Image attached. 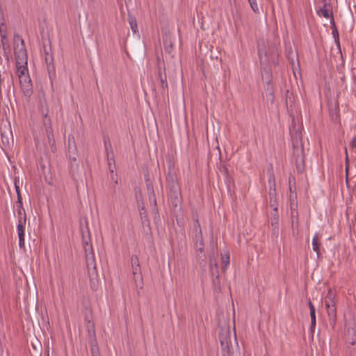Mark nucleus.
Returning a JSON list of instances; mask_svg holds the SVG:
<instances>
[{
  "instance_id": "9",
  "label": "nucleus",
  "mask_w": 356,
  "mask_h": 356,
  "mask_svg": "<svg viewBox=\"0 0 356 356\" xmlns=\"http://www.w3.org/2000/svg\"><path fill=\"white\" fill-rule=\"evenodd\" d=\"M327 313L328 316L329 323L332 327L334 326L337 321V307H327Z\"/></svg>"
},
{
  "instance_id": "20",
  "label": "nucleus",
  "mask_w": 356,
  "mask_h": 356,
  "mask_svg": "<svg viewBox=\"0 0 356 356\" xmlns=\"http://www.w3.org/2000/svg\"><path fill=\"white\" fill-rule=\"evenodd\" d=\"M44 125L45 127L46 131H47V128H48V129H52L51 122L49 117L48 116V114L45 113L44 115Z\"/></svg>"
},
{
  "instance_id": "23",
  "label": "nucleus",
  "mask_w": 356,
  "mask_h": 356,
  "mask_svg": "<svg viewBox=\"0 0 356 356\" xmlns=\"http://www.w3.org/2000/svg\"><path fill=\"white\" fill-rule=\"evenodd\" d=\"M332 33L334 38L335 43L338 47H340L339 33L336 27L332 29Z\"/></svg>"
},
{
  "instance_id": "25",
  "label": "nucleus",
  "mask_w": 356,
  "mask_h": 356,
  "mask_svg": "<svg viewBox=\"0 0 356 356\" xmlns=\"http://www.w3.org/2000/svg\"><path fill=\"white\" fill-rule=\"evenodd\" d=\"M129 24H130L131 29L132 30V31L134 33H137L138 32V26H137L136 21L135 19H132L129 21Z\"/></svg>"
},
{
  "instance_id": "18",
  "label": "nucleus",
  "mask_w": 356,
  "mask_h": 356,
  "mask_svg": "<svg viewBox=\"0 0 356 356\" xmlns=\"http://www.w3.org/2000/svg\"><path fill=\"white\" fill-rule=\"evenodd\" d=\"M271 225L275 227H277V225H278V211H277V209H275V211L272 213Z\"/></svg>"
},
{
  "instance_id": "7",
  "label": "nucleus",
  "mask_w": 356,
  "mask_h": 356,
  "mask_svg": "<svg viewBox=\"0 0 356 356\" xmlns=\"http://www.w3.org/2000/svg\"><path fill=\"white\" fill-rule=\"evenodd\" d=\"M308 306L309 308L310 312V317H311V325H310V332L313 334L315 328H316V309L314 304L312 302V301L309 300L308 302Z\"/></svg>"
},
{
  "instance_id": "6",
  "label": "nucleus",
  "mask_w": 356,
  "mask_h": 356,
  "mask_svg": "<svg viewBox=\"0 0 356 356\" xmlns=\"http://www.w3.org/2000/svg\"><path fill=\"white\" fill-rule=\"evenodd\" d=\"M211 270L213 277V286L214 291L216 293H220L221 292V285H220V274L218 273L216 264L211 263Z\"/></svg>"
},
{
  "instance_id": "19",
  "label": "nucleus",
  "mask_w": 356,
  "mask_h": 356,
  "mask_svg": "<svg viewBox=\"0 0 356 356\" xmlns=\"http://www.w3.org/2000/svg\"><path fill=\"white\" fill-rule=\"evenodd\" d=\"M226 184H227V191L229 193L231 194V192L234 191V183L232 178L228 177L226 181Z\"/></svg>"
},
{
  "instance_id": "30",
  "label": "nucleus",
  "mask_w": 356,
  "mask_h": 356,
  "mask_svg": "<svg viewBox=\"0 0 356 356\" xmlns=\"http://www.w3.org/2000/svg\"><path fill=\"white\" fill-rule=\"evenodd\" d=\"M3 49L6 50V44L3 42Z\"/></svg>"
},
{
  "instance_id": "2",
  "label": "nucleus",
  "mask_w": 356,
  "mask_h": 356,
  "mask_svg": "<svg viewBox=\"0 0 356 356\" xmlns=\"http://www.w3.org/2000/svg\"><path fill=\"white\" fill-rule=\"evenodd\" d=\"M16 65L27 64V53L24 41L21 39L19 44L15 43Z\"/></svg>"
},
{
  "instance_id": "13",
  "label": "nucleus",
  "mask_w": 356,
  "mask_h": 356,
  "mask_svg": "<svg viewBox=\"0 0 356 356\" xmlns=\"http://www.w3.org/2000/svg\"><path fill=\"white\" fill-rule=\"evenodd\" d=\"M16 66L18 77L29 74L27 64H19Z\"/></svg>"
},
{
  "instance_id": "14",
  "label": "nucleus",
  "mask_w": 356,
  "mask_h": 356,
  "mask_svg": "<svg viewBox=\"0 0 356 356\" xmlns=\"http://www.w3.org/2000/svg\"><path fill=\"white\" fill-rule=\"evenodd\" d=\"M317 14L318 15H322L326 19L330 18V14L329 10L327 8L326 3H325L323 6L319 10L317 11Z\"/></svg>"
},
{
  "instance_id": "27",
  "label": "nucleus",
  "mask_w": 356,
  "mask_h": 356,
  "mask_svg": "<svg viewBox=\"0 0 356 356\" xmlns=\"http://www.w3.org/2000/svg\"><path fill=\"white\" fill-rule=\"evenodd\" d=\"M229 264V254L224 253V268Z\"/></svg>"
},
{
  "instance_id": "4",
  "label": "nucleus",
  "mask_w": 356,
  "mask_h": 356,
  "mask_svg": "<svg viewBox=\"0 0 356 356\" xmlns=\"http://www.w3.org/2000/svg\"><path fill=\"white\" fill-rule=\"evenodd\" d=\"M268 183L270 184V207L273 208V211L277 209V202L276 200L275 180L273 172H269Z\"/></svg>"
},
{
  "instance_id": "21",
  "label": "nucleus",
  "mask_w": 356,
  "mask_h": 356,
  "mask_svg": "<svg viewBox=\"0 0 356 356\" xmlns=\"http://www.w3.org/2000/svg\"><path fill=\"white\" fill-rule=\"evenodd\" d=\"M248 1L254 13H259V8L257 3V0H248Z\"/></svg>"
},
{
  "instance_id": "12",
  "label": "nucleus",
  "mask_w": 356,
  "mask_h": 356,
  "mask_svg": "<svg viewBox=\"0 0 356 356\" xmlns=\"http://www.w3.org/2000/svg\"><path fill=\"white\" fill-rule=\"evenodd\" d=\"M312 249L314 252H316L317 256L319 255L320 252V247H321V243L319 242V235L318 233H316L314 236H313L312 241Z\"/></svg>"
},
{
  "instance_id": "10",
  "label": "nucleus",
  "mask_w": 356,
  "mask_h": 356,
  "mask_svg": "<svg viewBox=\"0 0 356 356\" xmlns=\"http://www.w3.org/2000/svg\"><path fill=\"white\" fill-rule=\"evenodd\" d=\"M325 307L336 306V295L330 289L325 298Z\"/></svg>"
},
{
  "instance_id": "3",
  "label": "nucleus",
  "mask_w": 356,
  "mask_h": 356,
  "mask_svg": "<svg viewBox=\"0 0 356 356\" xmlns=\"http://www.w3.org/2000/svg\"><path fill=\"white\" fill-rule=\"evenodd\" d=\"M293 156L298 168L304 163V149L300 142L297 140L296 143H293Z\"/></svg>"
},
{
  "instance_id": "28",
  "label": "nucleus",
  "mask_w": 356,
  "mask_h": 356,
  "mask_svg": "<svg viewBox=\"0 0 356 356\" xmlns=\"http://www.w3.org/2000/svg\"><path fill=\"white\" fill-rule=\"evenodd\" d=\"M131 265L132 266H139V260L138 257H134L131 258Z\"/></svg>"
},
{
  "instance_id": "31",
  "label": "nucleus",
  "mask_w": 356,
  "mask_h": 356,
  "mask_svg": "<svg viewBox=\"0 0 356 356\" xmlns=\"http://www.w3.org/2000/svg\"><path fill=\"white\" fill-rule=\"evenodd\" d=\"M2 62V59H1V57L0 56V63H1Z\"/></svg>"
},
{
  "instance_id": "16",
  "label": "nucleus",
  "mask_w": 356,
  "mask_h": 356,
  "mask_svg": "<svg viewBox=\"0 0 356 356\" xmlns=\"http://www.w3.org/2000/svg\"><path fill=\"white\" fill-rule=\"evenodd\" d=\"M46 132H47V136L48 138V142H49V145L51 146V147L53 148L55 146V140L54 138L53 130H52V129H47V131H46Z\"/></svg>"
},
{
  "instance_id": "26",
  "label": "nucleus",
  "mask_w": 356,
  "mask_h": 356,
  "mask_svg": "<svg viewBox=\"0 0 356 356\" xmlns=\"http://www.w3.org/2000/svg\"><path fill=\"white\" fill-rule=\"evenodd\" d=\"M268 86L269 88H267V92H268L267 95H268L270 97V100L272 102L274 101V95H273V87H271V84L270 82L268 83Z\"/></svg>"
},
{
  "instance_id": "11",
  "label": "nucleus",
  "mask_w": 356,
  "mask_h": 356,
  "mask_svg": "<svg viewBox=\"0 0 356 356\" xmlns=\"http://www.w3.org/2000/svg\"><path fill=\"white\" fill-rule=\"evenodd\" d=\"M68 149L70 152V157L75 160V155L76 154V148L75 145L74 138L72 136H68Z\"/></svg>"
},
{
  "instance_id": "22",
  "label": "nucleus",
  "mask_w": 356,
  "mask_h": 356,
  "mask_svg": "<svg viewBox=\"0 0 356 356\" xmlns=\"http://www.w3.org/2000/svg\"><path fill=\"white\" fill-rule=\"evenodd\" d=\"M330 115L332 121L334 122H337L339 121V114L337 108L330 110Z\"/></svg>"
},
{
  "instance_id": "8",
  "label": "nucleus",
  "mask_w": 356,
  "mask_h": 356,
  "mask_svg": "<svg viewBox=\"0 0 356 356\" xmlns=\"http://www.w3.org/2000/svg\"><path fill=\"white\" fill-rule=\"evenodd\" d=\"M346 341L351 346L356 343V327H350L346 330Z\"/></svg>"
},
{
  "instance_id": "32",
  "label": "nucleus",
  "mask_w": 356,
  "mask_h": 356,
  "mask_svg": "<svg viewBox=\"0 0 356 356\" xmlns=\"http://www.w3.org/2000/svg\"><path fill=\"white\" fill-rule=\"evenodd\" d=\"M220 343L221 345H222V340H220Z\"/></svg>"
},
{
  "instance_id": "15",
  "label": "nucleus",
  "mask_w": 356,
  "mask_h": 356,
  "mask_svg": "<svg viewBox=\"0 0 356 356\" xmlns=\"http://www.w3.org/2000/svg\"><path fill=\"white\" fill-rule=\"evenodd\" d=\"M345 171H346V182L348 181V172H349V157L348 154L347 148L345 147Z\"/></svg>"
},
{
  "instance_id": "17",
  "label": "nucleus",
  "mask_w": 356,
  "mask_h": 356,
  "mask_svg": "<svg viewBox=\"0 0 356 356\" xmlns=\"http://www.w3.org/2000/svg\"><path fill=\"white\" fill-rule=\"evenodd\" d=\"M132 269H133V274H134V280H135L136 282H137L138 280H141L142 278H141V275H140V266H132Z\"/></svg>"
},
{
  "instance_id": "5",
  "label": "nucleus",
  "mask_w": 356,
  "mask_h": 356,
  "mask_svg": "<svg viewBox=\"0 0 356 356\" xmlns=\"http://www.w3.org/2000/svg\"><path fill=\"white\" fill-rule=\"evenodd\" d=\"M22 90L24 95L30 97L33 92L32 83L29 74L19 77Z\"/></svg>"
},
{
  "instance_id": "24",
  "label": "nucleus",
  "mask_w": 356,
  "mask_h": 356,
  "mask_svg": "<svg viewBox=\"0 0 356 356\" xmlns=\"http://www.w3.org/2000/svg\"><path fill=\"white\" fill-rule=\"evenodd\" d=\"M0 32L2 40H3L4 39H6V25L3 22H0Z\"/></svg>"
},
{
  "instance_id": "1",
  "label": "nucleus",
  "mask_w": 356,
  "mask_h": 356,
  "mask_svg": "<svg viewBox=\"0 0 356 356\" xmlns=\"http://www.w3.org/2000/svg\"><path fill=\"white\" fill-rule=\"evenodd\" d=\"M18 224L17 226V234L19 237V245L22 247L24 245V234L26 216L23 209L18 210Z\"/></svg>"
},
{
  "instance_id": "29",
  "label": "nucleus",
  "mask_w": 356,
  "mask_h": 356,
  "mask_svg": "<svg viewBox=\"0 0 356 356\" xmlns=\"http://www.w3.org/2000/svg\"><path fill=\"white\" fill-rule=\"evenodd\" d=\"M217 149L218 152L219 156L220 157V147L218 145L217 146Z\"/></svg>"
}]
</instances>
